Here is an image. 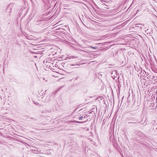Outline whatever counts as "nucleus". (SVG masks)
<instances>
[{
    "mask_svg": "<svg viewBox=\"0 0 157 157\" xmlns=\"http://www.w3.org/2000/svg\"><path fill=\"white\" fill-rule=\"evenodd\" d=\"M42 42V41H40V42Z\"/></svg>",
    "mask_w": 157,
    "mask_h": 157,
    "instance_id": "9b49d317",
    "label": "nucleus"
},
{
    "mask_svg": "<svg viewBox=\"0 0 157 157\" xmlns=\"http://www.w3.org/2000/svg\"><path fill=\"white\" fill-rule=\"evenodd\" d=\"M69 46L71 47V48H74L75 49V46H76L74 44H69Z\"/></svg>",
    "mask_w": 157,
    "mask_h": 157,
    "instance_id": "7ed1b4c3",
    "label": "nucleus"
},
{
    "mask_svg": "<svg viewBox=\"0 0 157 157\" xmlns=\"http://www.w3.org/2000/svg\"><path fill=\"white\" fill-rule=\"evenodd\" d=\"M42 44L41 43V44H40V45H42Z\"/></svg>",
    "mask_w": 157,
    "mask_h": 157,
    "instance_id": "1a4fd4ad",
    "label": "nucleus"
},
{
    "mask_svg": "<svg viewBox=\"0 0 157 157\" xmlns=\"http://www.w3.org/2000/svg\"><path fill=\"white\" fill-rule=\"evenodd\" d=\"M83 116H81L79 118V120H82L83 118Z\"/></svg>",
    "mask_w": 157,
    "mask_h": 157,
    "instance_id": "20e7f679",
    "label": "nucleus"
},
{
    "mask_svg": "<svg viewBox=\"0 0 157 157\" xmlns=\"http://www.w3.org/2000/svg\"><path fill=\"white\" fill-rule=\"evenodd\" d=\"M44 48H40V49H44Z\"/></svg>",
    "mask_w": 157,
    "mask_h": 157,
    "instance_id": "6e6552de",
    "label": "nucleus"
},
{
    "mask_svg": "<svg viewBox=\"0 0 157 157\" xmlns=\"http://www.w3.org/2000/svg\"><path fill=\"white\" fill-rule=\"evenodd\" d=\"M137 25H138L137 26H136L138 27H140V28H142V27L141 26V25L140 24H137Z\"/></svg>",
    "mask_w": 157,
    "mask_h": 157,
    "instance_id": "39448f33",
    "label": "nucleus"
},
{
    "mask_svg": "<svg viewBox=\"0 0 157 157\" xmlns=\"http://www.w3.org/2000/svg\"><path fill=\"white\" fill-rule=\"evenodd\" d=\"M53 48H51L50 49H52Z\"/></svg>",
    "mask_w": 157,
    "mask_h": 157,
    "instance_id": "ddd939ff",
    "label": "nucleus"
},
{
    "mask_svg": "<svg viewBox=\"0 0 157 157\" xmlns=\"http://www.w3.org/2000/svg\"><path fill=\"white\" fill-rule=\"evenodd\" d=\"M49 13H50L49 12L48 13L46 12L42 14L41 19H40V21L45 20V19L47 18L48 17V16Z\"/></svg>",
    "mask_w": 157,
    "mask_h": 157,
    "instance_id": "f257e3e1",
    "label": "nucleus"
},
{
    "mask_svg": "<svg viewBox=\"0 0 157 157\" xmlns=\"http://www.w3.org/2000/svg\"><path fill=\"white\" fill-rule=\"evenodd\" d=\"M91 48H94V49H96V48H97L95 47H91Z\"/></svg>",
    "mask_w": 157,
    "mask_h": 157,
    "instance_id": "0eeeda50",
    "label": "nucleus"
},
{
    "mask_svg": "<svg viewBox=\"0 0 157 157\" xmlns=\"http://www.w3.org/2000/svg\"><path fill=\"white\" fill-rule=\"evenodd\" d=\"M46 28H46H46H45L44 29H46Z\"/></svg>",
    "mask_w": 157,
    "mask_h": 157,
    "instance_id": "9d476101",
    "label": "nucleus"
},
{
    "mask_svg": "<svg viewBox=\"0 0 157 157\" xmlns=\"http://www.w3.org/2000/svg\"><path fill=\"white\" fill-rule=\"evenodd\" d=\"M70 122H74V123H79L80 122L77 121H70Z\"/></svg>",
    "mask_w": 157,
    "mask_h": 157,
    "instance_id": "423d86ee",
    "label": "nucleus"
},
{
    "mask_svg": "<svg viewBox=\"0 0 157 157\" xmlns=\"http://www.w3.org/2000/svg\"><path fill=\"white\" fill-rule=\"evenodd\" d=\"M42 1H43L44 2V0H42Z\"/></svg>",
    "mask_w": 157,
    "mask_h": 157,
    "instance_id": "4468645a",
    "label": "nucleus"
},
{
    "mask_svg": "<svg viewBox=\"0 0 157 157\" xmlns=\"http://www.w3.org/2000/svg\"><path fill=\"white\" fill-rule=\"evenodd\" d=\"M44 5L43 6V7H42L43 10V11H45L47 9L46 7L47 6H46V4H45V3H44Z\"/></svg>",
    "mask_w": 157,
    "mask_h": 157,
    "instance_id": "f03ea898",
    "label": "nucleus"
},
{
    "mask_svg": "<svg viewBox=\"0 0 157 157\" xmlns=\"http://www.w3.org/2000/svg\"><path fill=\"white\" fill-rule=\"evenodd\" d=\"M41 47H42V46H40V48H41Z\"/></svg>",
    "mask_w": 157,
    "mask_h": 157,
    "instance_id": "f8f14e48",
    "label": "nucleus"
}]
</instances>
